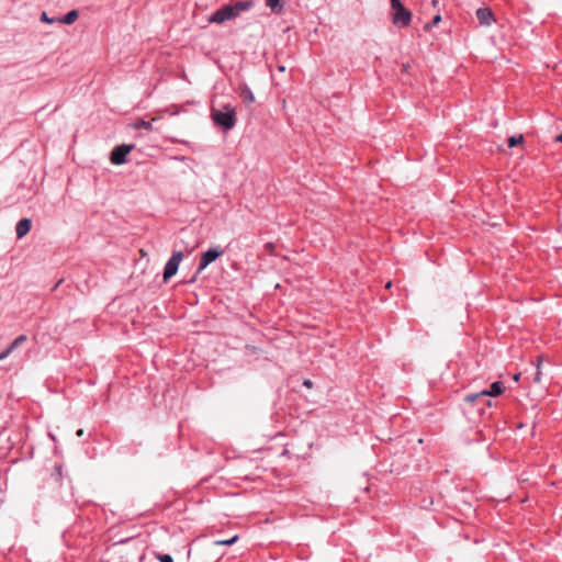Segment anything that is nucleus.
Segmentation results:
<instances>
[{
	"label": "nucleus",
	"instance_id": "nucleus-25",
	"mask_svg": "<svg viewBox=\"0 0 562 562\" xmlns=\"http://www.w3.org/2000/svg\"><path fill=\"white\" fill-rule=\"evenodd\" d=\"M557 142H561L562 143V134L558 135L557 138H555Z\"/></svg>",
	"mask_w": 562,
	"mask_h": 562
},
{
	"label": "nucleus",
	"instance_id": "nucleus-22",
	"mask_svg": "<svg viewBox=\"0 0 562 562\" xmlns=\"http://www.w3.org/2000/svg\"><path fill=\"white\" fill-rule=\"evenodd\" d=\"M266 247L269 251H272L274 249V245L272 243H268Z\"/></svg>",
	"mask_w": 562,
	"mask_h": 562
},
{
	"label": "nucleus",
	"instance_id": "nucleus-15",
	"mask_svg": "<svg viewBox=\"0 0 562 562\" xmlns=\"http://www.w3.org/2000/svg\"><path fill=\"white\" fill-rule=\"evenodd\" d=\"M281 0H266V5L274 13H279L282 10Z\"/></svg>",
	"mask_w": 562,
	"mask_h": 562
},
{
	"label": "nucleus",
	"instance_id": "nucleus-27",
	"mask_svg": "<svg viewBox=\"0 0 562 562\" xmlns=\"http://www.w3.org/2000/svg\"><path fill=\"white\" fill-rule=\"evenodd\" d=\"M82 434H83V430H82V429H79V430L77 431V435H78V436H82Z\"/></svg>",
	"mask_w": 562,
	"mask_h": 562
},
{
	"label": "nucleus",
	"instance_id": "nucleus-11",
	"mask_svg": "<svg viewBox=\"0 0 562 562\" xmlns=\"http://www.w3.org/2000/svg\"><path fill=\"white\" fill-rule=\"evenodd\" d=\"M79 13L77 10H71L67 14L57 19V22L70 25L77 21Z\"/></svg>",
	"mask_w": 562,
	"mask_h": 562
},
{
	"label": "nucleus",
	"instance_id": "nucleus-5",
	"mask_svg": "<svg viewBox=\"0 0 562 562\" xmlns=\"http://www.w3.org/2000/svg\"><path fill=\"white\" fill-rule=\"evenodd\" d=\"M236 13L234 12V9L232 4L224 5L223 8L216 10L210 18V23H217L222 24L228 20L235 19Z\"/></svg>",
	"mask_w": 562,
	"mask_h": 562
},
{
	"label": "nucleus",
	"instance_id": "nucleus-26",
	"mask_svg": "<svg viewBox=\"0 0 562 562\" xmlns=\"http://www.w3.org/2000/svg\"><path fill=\"white\" fill-rule=\"evenodd\" d=\"M304 385H306V386H308V387H310V386L312 385V382H311L310 380H306V381L304 382Z\"/></svg>",
	"mask_w": 562,
	"mask_h": 562
},
{
	"label": "nucleus",
	"instance_id": "nucleus-1",
	"mask_svg": "<svg viewBox=\"0 0 562 562\" xmlns=\"http://www.w3.org/2000/svg\"><path fill=\"white\" fill-rule=\"evenodd\" d=\"M211 119L215 125L222 127L225 132L231 131L236 125V109L231 104H225L221 109H212Z\"/></svg>",
	"mask_w": 562,
	"mask_h": 562
},
{
	"label": "nucleus",
	"instance_id": "nucleus-24",
	"mask_svg": "<svg viewBox=\"0 0 562 562\" xmlns=\"http://www.w3.org/2000/svg\"><path fill=\"white\" fill-rule=\"evenodd\" d=\"M520 375H521V373H517V374H515V375H514V378H513V379H514L515 381H518V380H519V378H520Z\"/></svg>",
	"mask_w": 562,
	"mask_h": 562
},
{
	"label": "nucleus",
	"instance_id": "nucleus-4",
	"mask_svg": "<svg viewBox=\"0 0 562 562\" xmlns=\"http://www.w3.org/2000/svg\"><path fill=\"white\" fill-rule=\"evenodd\" d=\"M183 259L182 251H175L171 257L168 259L165 269H164V281H168L171 277H173L178 269L179 265Z\"/></svg>",
	"mask_w": 562,
	"mask_h": 562
},
{
	"label": "nucleus",
	"instance_id": "nucleus-21",
	"mask_svg": "<svg viewBox=\"0 0 562 562\" xmlns=\"http://www.w3.org/2000/svg\"><path fill=\"white\" fill-rule=\"evenodd\" d=\"M41 20H42L43 22H47V23H53V22L57 21V19H49V18L47 16V13H46V12H43V13L41 14Z\"/></svg>",
	"mask_w": 562,
	"mask_h": 562
},
{
	"label": "nucleus",
	"instance_id": "nucleus-12",
	"mask_svg": "<svg viewBox=\"0 0 562 562\" xmlns=\"http://www.w3.org/2000/svg\"><path fill=\"white\" fill-rule=\"evenodd\" d=\"M541 362H542V357H539L537 359V363H533L531 362V366L533 367V373H532V376H531V381L533 383H540L541 382V375H542V372H541Z\"/></svg>",
	"mask_w": 562,
	"mask_h": 562
},
{
	"label": "nucleus",
	"instance_id": "nucleus-29",
	"mask_svg": "<svg viewBox=\"0 0 562 562\" xmlns=\"http://www.w3.org/2000/svg\"><path fill=\"white\" fill-rule=\"evenodd\" d=\"M391 285H392V282H387V283H386V285H385V288H386V289H390V288H391Z\"/></svg>",
	"mask_w": 562,
	"mask_h": 562
},
{
	"label": "nucleus",
	"instance_id": "nucleus-7",
	"mask_svg": "<svg viewBox=\"0 0 562 562\" xmlns=\"http://www.w3.org/2000/svg\"><path fill=\"white\" fill-rule=\"evenodd\" d=\"M134 148V145H121L116 146L112 153L110 160L113 165H122L126 161L127 154Z\"/></svg>",
	"mask_w": 562,
	"mask_h": 562
},
{
	"label": "nucleus",
	"instance_id": "nucleus-16",
	"mask_svg": "<svg viewBox=\"0 0 562 562\" xmlns=\"http://www.w3.org/2000/svg\"><path fill=\"white\" fill-rule=\"evenodd\" d=\"M134 127L136 130H146V131H151L153 130L151 122L145 121V120L136 121L135 124H134Z\"/></svg>",
	"mask_w": 562,
	"mask_h": 562
},
{
	"label": "nucleus",
	"instance_id": "nucleus-17",
	"mask_svg": "<svg viewBox=\"0 0 562 562\" xmlns=\"http://www.w3.org/2000/svg\"><path fill=\"white\" fill-rule=\"evenodd\" d=\"M238 539V536H234L229 539H226V540H216L214 541V544L215 546H231L233 543H235Z\"/></svg>",
	"mask_w": 562,
	"mask_h": 562
},
{
	"label": "nucleus",
	"instance_id": "nucleus-13",
	"mask_svg": "<svg viewBox=\"0 0 562 562\" xmlns=\"http://www.w3.org/2000/svg\"><path fill=\"white\" fill-rule=\"evenodd\" d=\"M240 97H241L243 101L246 103L255 102V95L247 85H244L240 87Z\"/></svg>",
	"mask_w": 562,
	"mask_h": 562
},
{
	"label": "nucleus",
	"instance_id": "nucleus-8",
	"mask_svg": "<svg viewBox=\"0 0 562 562\" xmlns=\"http://www.w3.org/2000/svg\"><path fill=\"white\" fill-rule=\"evenodd\" d=\"M476 18L481 25L490 26L495 22L494 13L490 8H480L476 10Z\"/></svg>",
	"mask_w": 562,
	"mask_h": 562
},
{
	"label": "nucleus",
	"instance_id": "nucleus-28",
	"mask_svg": "<svg viewBox=\"0 0 562 562\" xmlns=\"http://www.w3.org/2000/svg\"><path fill=\"white\" fill-rule=\"evenodd\" d=\"M279 70L280 71H285V67L284 66H279Z\"/></svg>",
	"mask_w": 562,
	"mask_h": 562
},
{
	"label": "nucleus",
	"instance_id": "nucleus-20",
	"mask_svg": "<svg viewBox=\"0 0 562 562\" xmlns=\"http://www.w3.org/2000/svg\"><path fill=\"white\" fill-rule=\"evenodd\" d=\"M157 559L160 561V562H173V559L170 554H156Z\"/></svg>",
	"mask_w": 562,
	"mask_h": 562
},
{
	"label": "nucleus",
	"instance_id": "nucleus-23",
	"mask_svg": "<svg viewBox=\"0 0 562 562\" xmlns=\"http://www.w3.org/2000/svg\"><path fill=\"white\" fill-rule=\"evenodd\" d=\"M7 358V352H0V360Z\"/></svg>",
	"mask_w": 562,
	"mask_h": 562
},
{
	"label": "nucleus",
	"instance_id": "nucleus-10",
	"mask_svg": "<svg viewBox=\"0 0 562 562\" xmlns=\"http://www.w3.org/2000/svg\"><path fill=\"white\" fill-rule=\"evenodd\" d=\"M234 12L236 13V18L240 15L241 12L248 11L254 7V1L251 0H245V1H238L234 4H232Z\"/></svg>",
	"mask_w": 562,
	"mask_h": 562
},
{
	"label": "nucleus",
	"instance_id": "nucleus-18",
	"mask_svg": "<svg viewBox=\"0 0 562 562\" xmlns=\"http://www.w3.org/2000/svg\"><path fill=\"white\" fill-rule=\"evenodd\" d=\"M522 140H524L522 135L512 136L508 138V146L515 147L516 145L521 144Z\"/></svg>",
	"mask_w": 562,
	"mask_h": 562
},
{
	"label": "nucleus",
	"instance_id": "nucleus-6",
	"mask_svg": "<svg viewBox=\"0 0 562 562\" xmlns=\"http://www.w3.org/2000/svg\"><path fill=\"white\" fill-rule=\"evenodd\" d=\"M223 254H224V250L221 249L220 247H213V248H210L209 250L204 251L200 258L199 271L204 270L210 263L215 261Z\"/></svg>",
	"mask_w": 562,
	"mask_h": 562
},
{
	"label": "nucleus",
	"instance_id": "nucleus-3",
	"mask_svg": "<svg viewBox=\"0 0 562 562\" xmlns=\"http://www.w3.org/2000/svg\"><path fill=\"white\" fill-rule=\"evenodd\" d=\"M504 392V385L502 382L496 381L493 382L488 390H483L477 393L468 394L464 397V401L468 403H477L483 401L487 406H492V402L486 400L487 396H498Z\"/></svg>",
	"mask_w": 562,
	"mask_h": 562
},
{
	"label": "nucleus",
	"instance_id": "nucleus-14",
	"mask_svg": "<svg viewBox=\"0 0 562 562\" xmlns=\"http://www.w3.org/2000/svg\"><path fill=\"white\" fill-rule=\"evenodd\" d=\"M27 340L26 336L25 335H20L19 337H16L12 342L11 345L5 349L3 350L2 352H7V357L16 348L19 347L21 344L25 342Z\"/></svg>",
	"mask_w": 562,
	"mask_h": 562
},
{
	"label": "nucleus",
	"instance_id": "nucleus-9",
	"mask_svg": "<svg viewBox=\"0 0 562 562\" xmlns=\"http://www.w3.org/2000/svg\"><path fill=\"white\" fill-rule=\"evenodd\" d=\"M32 221L30 218L21 220L15 227L18 238L24 237L31 229Z\"/></svg>",
	"mask_w": 562,
	"mask_h": 562
},
{
	"label": "nucleus",
	"instance_id": "nucleus-19",
	"mask_svg": "<svg viewBox=\"0 0 562 562\" xmlns=\"http://www.w3.org/2000/svg\"><path fill=\"white\" fill-rule=\"evenodd\" d=\"M440 21H441V16H440L439 14L435 15V16L432 18L431 23H427V24L425 25V30H426V31H429L432 26L437 25Z\"/></svg>",
	"mask_w": 562,
	"mask_h": 562
},
{
	"label": "nucleus",
	"instance_id": "nucleus-2",
	"mask_svg": "<svg viewBox=\"0 0 562 562\" xmlns=\"http://www.w3.org/2000/svg\"><path fill=\"white\" fill-rule=\"evenodd\" d=\"M392 23L400 29L411 24L413 14L404 7L401 0H390Z\"/></svg>",
	"mask_w": 562,
	"mask_h": 562
}]
</instances>
